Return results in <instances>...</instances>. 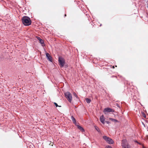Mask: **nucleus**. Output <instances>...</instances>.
Returning <instances> with one entry per match:
<instances>
[{"mask_svg": "<svg viewBox=\"0 0 148 148\" xmlns=\"http://www.w3.org/2000/svg\"><path fill=\"white\" fill-rule=\"evenodd\" d=\"M37 39L39 40V42L40 43L42 44V46L45 45L44 41V40L41 39L40 37H37Z\"/></svg>", "mask_w": 148, "mask_h": 148, "instance_id": "nucleus-8", "label": "nucleus"}, {"mask_svg": "<svg viewBox=\"0 0 148 148\" xmlns=\"http://www.w3.org/2000/svg\"><path fill=\"white\" fill-rule=\"evenodd\" d=\"M74 95L77 98L78 97L77 96V95L75 93H74Z\"/></svg>", "mask_w": 148, "mask_h": 148, "instance_id": "nucleus-18", "label": "nucleus"}, {"mask_svg": "<svg viewBox=\"0 0 148 148\" xmlns=\"http://www.w3.org/2000/svg\"><path fill=\"white\" fill-rule=\"evenodd\" d=\"M58 61L61 67H63L65 63L64 59L62 57H59L58 58Z\"/></svg>", "mask_w": 148, "mask_h": 148, "instance_id": "nucleus-4", "label": "nucleus"}, {"mask_svg": "<svg viewBox=\"0 0 148 148\" xmlns=\"http://www.w3.org/2000/svg\"><path fill=\"white\" fill-rule=\"evenodd\" d=\"M71 118L73 123L75 125H76V122L75 119L74 118V117L73 116H71Z\"/></svg>", "mask_w": 148, "mask_h": 148, "instance_id": "nucleus-9", "label": "nucleus"}, {"mask_svg": "<svg viewBox=\"0 0 148 148\" xmlns=\"http://www.w3.org/2000/svg\"><path fill=\"white\" fill-rule=\"evenodd\" d=\"M116 105L117 107H119V108H120L121 107H120V106L119 104H118V103H116Z\"/></svg>", "mask_w": 148, "mask_h": 148, "instance_id": "nucleus-17", "label": "nucleus"}, {"mask_svg": "<svg viewBox=\"0 0 148 148\" xmlns=\"http://www.w3.org/2000/svg\"><path fill=\"white\" fill-rule=\"evenodd\" d=\"M101 25H100V26H101Z\"/></svg>", "mask_w": 148, "mask_h": 148, "instance_id": "nucleus-24", "label": "nucleus"}, {"mask_svg": "<svg viewBox=\"0 0 148 148\" xmlns=\"http://www.w3.org/2000/svg\"><path fill=\"white\" fill-rule=\"evenodd\" d=\"M54 104H55L56 107L58 106V104L54 102Z\"/></svg>", "mask_w": 148, "mask_h": 148, "instance_id": "nucleus-19", "label": "nucleus"}, {"mask_svg": "<svg viewBox=\"0 0 148 148\" xmlns=\"http://www.w3.org/2000/svg\"><path fill=\"white\" fill-rule=\"evenodd\" d=\"M95 129H96V130L98 132H99V133H101V132H100V130H99V128L98 127H97L96 126H95Z\"/></svg>", "mask_w": 148, "mask_h": 148, "instance_id": "nucleus-14", "label": "nucleus"}, {"mask_svg": "<svg viewBox=\"0 0 148 148\" xmlns=\"http://www.w3.org/2000/svg\"><path fill=\"white\" fill-rule=\"evenodd\" d=\"M77 128L80 130L81 131H82V132H85V130L80 125H77Z\"/></svg>", "mask_w": 148, "mask_h": 148, "instance_id": "nucleus-10", "label": "nucleus"}, {"mask_svg": "<svg viewBox=\"0 0 148 148\" xmlns=\"http://www.w3.org/2000/svg\"><path fill=\"white\" fill-rule=\"evenodd\" d=\"M105 122L108 124H109L110 123V122H109V121H105Z\"/></svg>", "mask_w": 148, "mask_h": 148, "instance_id": "nucleus-20", "label": "nucleus"}, {"mask_svg": "<svg viewBox=\"0 0 148 148\" xmlns=\"http://www.w3.org/2000/svg\"><path fill=\"white\" fill-rule=\"evenodd\" d=\"M127 144L126 143V140H122V146H123V145H127Z\"/></svg>", "mask_w": 148, "mask_h": 148, "instance_id": "nucleus-11", "label": "nucleus"}, {"mask_svg": "<svg viewBox=\"0 0 148 148\" xmlns=\"http://www.w3.org/2000/svg\"><path fill=\"white\" fill-rule=\"evenodd\" d=\"M85 100L86 102L88 103H90L91 102V100L88 98H85Z\"/></svg>", "mask_w": 148, "mask_h": 148, "instance_id": "nucleus-15", "label": "nucleus"}, {"mask_svg": "<svg viewBox=\"0 0 148 148\" xmlns=\"http://www.w3.org/2000/svg\"><path fill=\"white\" fill-rule=\"evenodd\" d=\"M112 77H114V76H112Z\"/></svg>", "mask_w": 148, "mask_h": 148, "instance_id": "nucleus-25", "label": "nucleus"}, {"mask_svg": "<svg viewBox=\"0 0 148 148\" xmlns=\"http://www.w3.org/2000/svg\"><path fill=\"white\" fill-rule=\"evenodd\" d=\"M100 120L102 124H104L105 123V118H104V116L103 115H102L100 117Z\"/></svg>", "mask_w": 148, "mask_h": 148, "instance_id": "nucleus-7", "label": "nucleus"}, {"mask_svg": "<svg viewBox=\"0 0 148 148\" xmlns=\"http://www.w3.org/2000/svg\"><path fill=\"white\" fill-rule=\"evenodd\" d=\"M66 16V14H65L64 15V17H65V16Z\"/></svg>", "mask_w": 148, "mask_h": 148, "instance_id": "nucleus-23", "label": "nucleus"}, {"mask_svg": "<svg viewBox=\"0 0 148 148\" xmlns=\"http://www.w3.org/2000/svg\"><path fill=\"white\" fill-rule=\"evenodd\" d=\"M104 112H114V110L113 109H111V108H105L104 109Z\"/></svg>", "mask_w": 148, "mask_h": 148, "instance_id": "nucleus-6", "label": "nucleus"}, {"mask_svg": "<svg viewBox=\"0 0 148 148\" xmlns=\"http://www.w3.org/2000/svg\"><path fill=\"white\" fill-rule=\"evenodd\" d=\"M109 120L111 121H112L114 122H119L117 120L112 119V118H109Z\"/></svg>", "mask_w": 148, "mask_h": 148, "instance_id": "nucleus-13", "label": "nucleus"}, {"mask_svg": "<svg viewBox=\"0 0 148 148\" xmlns=\"http://www.w3.org/2000/svg\"><path fill=\"white\" fill-rule=\"evenodd\" d=\"M106 148H112V147L110 145H108L106 146Z\"/></svg>", "mask_w": 148, "mask_h": 148, "instance_id": "nucleus-16", "label": "nucleus"}, {"mask_svg": "<svg viewBox=\"0 0 148 148\" xmlns=\"http://www.w3.org/2000/svg\"><path fill=\"white\" fill-rule=\"evenodd\" d=\"M22 21L23 24L25 26H29L31 23L30 18L27 16H23L22 18Z\"/></svg>", "mask_w": 148, "mask_h": 148, "instance_id": "nucleus-1", "label": "nucleus"}, {"mask_svg": "<svg viewBox=\"0 0 148 148\" xmlns=\"http://www.w3.org/2000/svg\"><path fill=\"white\" fill-rule=\"evenodd\" d=\"M46 56L47 59L48 60L51 62H52L53 60L52 59V57L49 53H46Z\"/></svg>", "mask_w": 148, "mask_h": 148, "instance_id": "nucleus-5", "label": "nucleus"}, {"mask_svg": "<svg viewBox=\"0 0 148 148\" xmlns=\"http://www.w3.org/2000/svg\"><path fill=\"white\" fill-rule=\"evenodd\" d=\"M136 142L137 143H138V144H140L137 141H136Z\"/></svg>", "mask_w": 148, "mask_h": 148, "instance_id": "nucleus-21", "label": "nucleus"}, {"mask_svg": "<svg viewBox=\"0 0 148 148\" xmlns=\"http://www.w3.org/2000/svg\"><path fill=\"white\" fill-rule=\"evenodd\" d=\"M144 117H146V116L144 114Z\"/></svg>", "mask_w": 148, "mask_h": 148, "instance_id": "nucleus-22", "label": "nucleus"}, {"mask_svg": "<svg viewBox=\"0 0 148 148\" xmlns=\"http://www.w3.org/2000/svg\"><path fill=\"white\" fill-rule=\"evenodd\" d=\"M64 95L69 101L71 102L72 98L71 94L70 92H67L64 93Z\"/></svg>", "mask_w": 148, "mask_h": 148, "instance_id": "nucleus-2", "label": "nucleus"}, {"mask_svg": "<svg viewBox=\"0 0 148 148\" xmlns=\"http://www.w3.org/2000/svg\"><path fill=\"white\" fill-rule=\"evenodd\" d=\"M122 147L123 148H130V145L128 144L126 145H123Z\"/></svg>", "mask_w": 148, "mask_h": 148, "instance_id": "nucleus-12", "label": "nucleus"}, {"mask_svg": "<svg viewBox=\"0 0 148 148\" xmlns=\"http://www.w3.org/2000/svg\"><path fill=\"white\" fill-rule=\"evenodd\" d=\"M103 138L108 144H113L114 143V141L110 138L106 136H103Z\"/></svg>", "mask_w": 148, "mask_h": 148, "instance_id": "nucleus-3", "label": "nucleus"}]
</instances>
